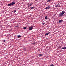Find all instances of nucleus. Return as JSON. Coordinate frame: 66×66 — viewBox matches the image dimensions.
Returning <instances> with one entry per match:
<instances>
[{"label":"nucleus","mask_w":66,"mask_h":66,"mask_svg":"<svg viewBox=\"0 0 66 66\" xmlns=\"http://www.w3.org/2000/svg\"><path fill=\"white\" fill-rule=\"evenodd\" d=\"M60 6L61 5H60L57 4V5L56 7H60Z\"/></svg>","instance_id":"obj_4"},{"label":"nucleus","mask_w":66,"mask_h":66,"mask_svg":"<svg viewBox=\"0 0 66 66\" xmlns=\"http://www.w3.org/2000/svg\"><path fill=\"white\" fill-rule=\"evenodd\" d=\"M50 8V7L49 6H48L46 8H45V10H48Z\"/></svg>","instance_id":"obj_3"},{"label":"nucleus","mask_w":66,"mask_h":66,"mask_svg":"<svg viewBox=\"0 0 66 66\" xmlns=\"http://www.w3.org/2000/svg\"><path fill=\"white\" fill-rule=\"evenodd\" d=\"M62 49H66V47H62Z\"/></svg>","instance_id":"obj_14"},{"label":"nucleus","mask_w":66,"mask_h":66,"mask_svg":"<svg viewBox=\"0 0 66 66\" xmlns=\"http://www.w3.org/2000/svg\"><path fill=\"white\" fill-rule=\"evenodd\" d=\"M38 51H39V50H38Z\"/></svg>","instance_id":"obj_23"},{"label":"nucleus","mask_w":66,"mask_h":66,"mask_svg":"<svg viewBox=\"0 0 66 66\" xmlns=\"http://www.w3.org/2000/svg\"><path fill=\"white\" fill-rule=\"evenodd\" d=\"M6 42V40H3V42Z\"/></svg>","instance_id":"obj_20"},{"label":"nucleus","mask_w":66,"mask_h":66,"mask_svg":"<svg viewBox=\"0 0 66 66\" xmlns=\"http://www.w3.org/2000/svg\"><path fill=\"white\" fill-rule=\"evenodd\" d=\"M65 62H66V59L65 60Z\"/></svg>","instance_id":"obj_22"},{"label":"nucleus","mask_w":66,"mask_h":66,"mask_svg":"<svg viewBox=\"0 0 66 66\" xmlns=\"http://www.w3.org/2000/svg\"><path fill=\"white\" fill-rule=\"evenodd\" d=\"M27 48V47H23V50H25V49H26Z\"/></svg>","instance_id":"obj_6"},{"label":"nucleus","mask_w":66,"mask_h":66,"mask_svg":"<svg viewBox=\"0 0 66 66\" xmlns=\"http://www.w3.org/2000/svg\"><path fill=\"white\" fill-rule=\"evenodd\" d=\"M42 24H43V25H44V24H44V23H42Z\"/></svg>","instance_id":"obj_21"},{"label":"nucleus","mask_w":66,"mask_h":66,"mask_svg":"<svg viewBox=\"0 0 66 66\" xmlns=\"http://www.w3.org/2000/svg\"><path fill=\"white\" fill-rule=\"evenodd\" d=\"M43 55V54H40L39 55V56H41Z\"/></svg>","instance_id":"obj_7"},{"label":"nucleus","mask_w":66,"mask_h":66,"mask_svg":"<svg viewBox=\"0 0 66 66\" xmlns=\"http://www.w3.org/2000/svg\"><path fill=\"white\" fill-rule=\"evenodd\" d=\"M45 18L46 20V19H48V18H47V16H46L45 17Z\"/></svg>","instance_id":"obj_12"},{"label":"nucleus","mask_w":66,"mask_h":66,"mask_svg":"<svg viewBox=\"0 0 66 66\" xmlns=\"http://www.w3.org/2000/svg\"><path fill=\"white\" fill-rule=\"evenodd\" d=\"M18 27V26H15V27Z\"/></svg>","instance_id":"obj_19"},{"label":"nucleus","mask_w":66,"mask_h":66,"mask_svg":"<svg viewBox=\"0 0 66 66\" xmlns=\"http://www.w3.org/2000/svg\"><path fill=\"white\" fill-rule=\"evenodd\" d=\"M8 6H12V4L11 3H10L8 4Z\"/></svg>","instance_id":"obj_5"},{"label":"nucleus","mask_w":66,"mask_h":66,"mask_svg":"<svg viewBox=\"0 0 66 66\" xmlns=\"http://www.w3.org/2000/svg\"><path fill=\"white\" fill-rule=\"evenodd\" d=\"M15 3L12 2L11 3V4L12 5H14V4Z\"/></svg>","instance_id":"obj_8"},{"label":"nucleus","mask_w":66,"mask_h":66,"mask_svg":"<svg viewBox=\"0 0 66 66\" xmlns=\"http://www.w3.org/2000/svg\"><path fill=\"white\" fill-rule=\"evenodd\" d=\"M65 13V12L64 11H62V13H61L59 14V16H60V17H62V16H63Z\"/></svg>","instance_id":"obj_1"},{"label":"nucleus","mask_w":66,"mask_h":66,"mask_svg":"<svg viewBox=\"0 0 66 66\" xmlns=\"http://www.w3.org/2000/svg\"><path fill=\"white\" fill-rule=\"evenodd\" d=\"M35 9V7H32L31 8V9Z\"/></svg>","instance_id":"obj_17"},{"label":"nucleus","mask_w":66,"mask_h":66,"mask_svg":"<svg viewBox=\"0 0 66 66\" xmlns=\"http://www.w3.org/2000/svg\"><path fill=\"white\" fill-rule=\"evenodd\" d=\"M21 37V36L20 35H19L18 36V38H19L20 37Z\"/></svg>","instance_id":"obj_13"},{"label":"nucleus","mask_w":66,"mask_h":66,"mask_svg":"<svg viewBox=\"0 0 66 66\" xmlns=\"http://www.w3.org/2000/svg\"><path fill=\"white\" fill-rule=\"evenodd\" d=\"M23 29H27V27H23Z\"/></svg>","instance_id":"obj_16"},{"label":"nucleus","mask_w":66,"mask_h":66,"mask_svg":"<svg viewBox=\"0 0 66 66\" xmlns=\"http://www.w3.org/2000/svg\"><path fill=\"white\" fill-rule=\"evenodd\" d=\"M14 13H15L16 12V10H14V11H13Z\"/></svg>","instance_id":"obj_18"},{"label":"nucleus","mask_w":66,"mask_h":66,"mask_svg":"<svg viewBox=\"0 0 66 66\" xmlns=\"http://www.w3.org/2000/svg\"><path fill=\"white\" fill-rule=\"evenodd\" d=\"M32 5V4H29L28 6V7H29V6H31Z\"/></svg>","instance_id":"obj_11"},{"label":"nucleus","mask_w":66,"mask_h":66,"mask_svg":"<svg viewBox=\"0 0 66 66\" xmlns=\"http://www.w3.org/2000/svg\"><path fill=\"white\" fill-rule=\"evenodd\" d=\"M49 34V32H47V33H46V34H45V36H46V35H48V34Z\"/></svg>","instance_id":"obj_9"},{"label":"nucleus","mask_w":66,"mask_h":66,"mask_svg":"<svg viewBox=\"0 0 66 66\" xmlns=\"http://www.w3.org/2000/svg\"><path fill=\"white\" fill-rule=\"evenodd\" d=\"M33 26H31L29 28V30H31L33 29Z\"/></svg>","instance_id":"obj_2"},{"label":"nucleus","mask_w":66,"mask_h":66,"mask_svg":"<svg viewBox=\"0 0 66 66\" xmlns=\"http://www.w3.org/2000/svg\"><path fill=\"white\" fill-rule=\"evenodd\" d=\"M51 0H48L47 1V2H51Z\"/></svg>","instance_id":"obj_15"},{"label":"nucleus","mask_w":66,"mask_h":66,"mask_svg":"<svg viewBox=\"0 0 66 66\" xmlns=\"http://www.w3.org/2000/svg\"><path fill=\"white\" fill-rule=\"evenodd\" d=\"M62 21H63V20H60L59 21V23H61V22H62Z\"/></svg>","instance_id":"obj_10"}]
</instances>
